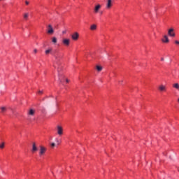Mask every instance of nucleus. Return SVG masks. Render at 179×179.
<instances>
[{
  "label": "nucleus",
  "mask_w": 179,
  "mask_h": 179,
  "mask_svg": "<svg viewBox=\"0 0 179 179\" xmlns=\"http://www.w3.org/2000/svg\"><path fill=\"white\" fill-rule=\"evenodd\" d=\"M47 152V148L43 145L39 147V156H43Z\"/></svg>",
  "instance_id": "nucleus-1"
},
{
  "label": "nucleus",
  "mask_w": 179,
  "mask_h": 179,
  "mask_svg": "<svg viewBox=\"0 0 179 179\" xmlns=\"http://www.w3.org/2000/svg\"><path fill=\"white\" fill-rule=\"evenodd\" d=\"M168 35L170 37H176V33L174 32V29L173 28L169 29L168 31Z\"/></svg>",
  "instance_id": "nucleus-2"
},
{
  "label": "nucleus",
  "mask_w": 179,
  "mask_h": 179,
  "mask_svg": "<svg viewBox=\"0 0 179 179\" xmlns=\"http://www.w3.org/2000/svg\"><path fill=\"white\" fill-rule=\"evenodd\" d=\"M48 34H54V29H52V24L48 26Z\"/></svg>",
  "instance_id": "nucleus-3"
},
{
  "label": "nucleus",
  "mask_w": 179,
  "mask_h": 179,
  "mask_svg": "<svg viewBox=\"0 0 179 179\" xmlns=\"http://www.w3.org/2000/svg\"><path fill=\"white\" fill-rule=\"evenodd\" d=\"M64 134V129H62V127L57 126V134L61 136Z\"/></svg>",
  "instance_id": "nucleus-4"
},
{
  "label": "nucleus",
  "mask_w": 179,
  "mask_h": 179,
  "mask_svg": "<svg viewBox=\"0 0 179 179\" xmlns=\"http://www.w3.org/2000/svg\"><path fill=\"white\" fill-rule=\"evenodd\" d=\"M72 40H74V41H76L79 38V34L78 32H75L71 35Z\"/></svg>",
  "instance_id": "nucleus-5"
},
{
  "label": "nucleus",
  "mask_w": 179,
  "mask_h": 179,
  "mask_svg": "<svg viewBox=\"0 0 179 179\" xmlns=\"http://www.w3.org/2000/svg\"><path fill=\"white\" fill-rule=\"evenodd\" d=\"M100 9H101V5L97 4L96 6H95L94 8V13H99V10H100Z\"/></svg>",
  "instance_id": "nucleus-6"
},
{
  "label": "nucleus",
  "mask_w": 179,
  "mask_h": 179,
  "mask_svg": "<svg viewBox=\"0 0 179 179\" xmlns=\"http://www.w3.org/2000/svg\"><path fill=\"white\" fill-rule=\"evenodd\" d=\"M37 150H38L37 145H36L35 143H32V149H31L32 153H36V152H37Z\"/></svg>",
  "instance_id": "nucleus-7"
},
{
  "label": "nucleus",
  "mask_w": 179,
  "mask_h": 179,
  "mask_svg": "<svg viewBox=\"0 0 179 179\" xmlns=\"http://www.w3.org/2000/svg\"><path fill=\"white\" fill-rule=\"evenodd\" d=\"M158 90H159V92H166V85L162 84L158 87Z\"/></svg>",
  "instance_id": "nucleus-8"
},
{
  "label": "nucleus",
  "mask_w": 179,
  "mask_h": 179,
  "mask_svg": "<svg viewBox=\"0 0 179 179\" xmlns=\"http://www.w3.org/2000/svg\"><path fill=\"white\" fill-rule=\"evenodd\" d=\"M62 43H63V44H64V45L68 46L70 44L71 41L69 39L64 38V39H63Z\"/></svg>",
  "instance_id": "nucleus-9"
},
{
  "label": "nucleus",
  "mask_w": 179,
  "mask_h": 179,
  "mask_svg": "<svg viewBox=\"0 0 179 179\" xmlns=\"http://www.w3.org/2000/svg\"><path fill=\"white\" fill-rule=\"evenodd\" d=\"M58 76H59V83H62V82L64 80V75H62V73L59 72Z\"/></svg>",
  "instance_id": "nucleus-10"
},
{
  "label": "nucleus",
  "mask_w": 179,
  "mask_h": 179,
  "mask_svg": "<svg viewBox=\"0 0 179 179\" xmlns=\"http://www.w3.org/2000/svg\"><path fill=\"white\" fill-rule=\"evenodd\" d=\"M162 41L163 43H169L170 40H169V37L167 36V35H164V38L162 39Z\"/></svg>",
  "instance_id": "nucleus-11"
},
{
  "label": "nucleus",
  "mask_w": 179,
  "mask_h": 179,
  "mask_svg": "<svg viewBox=\"0 0 179 179\" xmlns=\"http://www.w3.org/2000/svg\"><path fill=\"white\" fill-rule=\"evenodd\" d=\"M113 6L112 0H108L106 8L107 9H110Z\"/></svg>",
  "instance_id": "nucleus-12"
},
{
  "label": "nucleus",
  "mask_w": 179,
  "mask_h": 179,
  "mask_svg": "<svg viewBox=\"0 0 179 179\" xmlns=\"http://www.w3.org/2000/svg\"><path fill=\"white\" fill-rule=\"evenodd\" d=\"M97 29V25L96 24H93L90 26V30L92 31Z\"/></svg>",
  "instance_id": "nucleus-13"
},
{
  "label": "nucleus",
  "mask_w": 179,
  "mask_h": 179,
  "mask_svg": "<svg viewBox=\"0 0 179 179\" xmlns=\"http://www.w3.org/2000/svg\"><path fill=\"white\" fill-rule=\"evenodd\" d=\"M172 86L174 89H176V90H178L179 92V84L178 83H173Z\"/></svg>",
  "instance_id": "nucleus-14"
},
{
  "label": "nucleus",
  "mask_w": 179,
  "mask_h": 179,
  "mask_svg": "<svg viewBox=\"0 0 179 179\" xmlns=\"http://www.w3.org/2000/svg\"><path fill=\"white\" fill-rule=\"evenodd\" d=\"M36 113V110H34V109H30L28 114L29 115H34Z\"/></svg>",
  "instance_id": "nucleus-15"
},
{
  "label": "nucleus",
  "mask_w": 179,
  "mask_h": 179,
  "mask_svg": "<svg viewBox=\"0 0 179 179\" xmlns=\"http://www.w3.org/2000/svg\"><path fill=\"white\" fill-rule=\"evenodd\" d=\"M96 70L98 71V72H101V71H103V67H101V66H96Z\"/></svg>",
  "instance_id": "nucleus-16"
},
{
  "label": "nucleus",
  "mask_w": 179,
  "mask_h": 179,
  "mask_svg": "<svg viewBox=\"0 0 179 179\" xmlns=\"http://www.w3.org/2000/svg\"><path fill=\"white\" fill-rule=\"evenodd\" d=\"M0 110H1V113H5V111H6V107L2 106L0 108Z\"/></svg>",
  "instance_id": "nucleus-17"
},
{
  "label": "nucleus",
  "mask_w": 179,
  "mask_h": 179,
  "mask_svg": "<svg viewBox=\"0 0 179 179\" xmlns=\"http://www.w3.org/2000/svg\"><path fill=\"white\" fill-rule=\"evenodd\" d=\"M51 51H52V49L50 48L48 50H46L45 53L46 54V55H48V54H50V52H51Z\"/></svg>",
  "instance_id": "nucleus-18"
},
{
  "label": "nucleus",
  "mask_w": 179,
  "mask_h": 179,
  "mask_svg": "<svg viewBox=\"0 0 179 179\" xmlns=\"http://www.w3.org/2000/svg\"><path fill=\"white\" fill-rule=\"evenodd\" d=\"M57 38L55 37H53L52 38V42L54 43V44H57Z\"/></svg>",
  "instance_id": "nucleus-19"
},
{
  "label": "nucleus",
  "mask_w": 179,
  "mask_h": 179,
  "mask_svg": "<svg viewBox=\"0 0 179 179\" xmlns=\"http://www.w3.org/2000/svg\"><path fill=\"white\" fill-rule=\"evenodd\" d=\"M5 148V143H2L1 145H0V149H3Z\"/></svg>",
  "instance_id": "nucleus-20"
},
{
  "label": "nucleus",
  "mask_w": 179,
  "mask_h": 179,
  "mask_svg": "<svg viewBox=\"0 0 179 179\" xmlns=\"http://www.w3.org/2000/svg\"><path fill=\"white\" fill-rule=\"evenodd\" d=\"M24 19H27L29 17V13H25L24 15Z\"/></svg>",
  "instance_id": "nucleus-21"
},
{
  "label": "nucleus",
  "mask_w": 179,
  "mask_h": 179,
  "mask_svg": "<svg viewBox=\"0 0 179 179\" xmlns=\"http://www.w3.org/2000/svg\"><path fill=\"white\" fill-rule=\"evenodd\" d=\"M51 146H52V148L55 147V143H51Z\"/></svg>",
  "instance_id": "nucleus-22"
},
{
  "label": "nucleus",
  "mask_w": 179,
  "mask_h": 179,
  "mask_svg": "<svg viewBox=\"0 0 179 179\" xmlns=\"http://www.w3.org/2000/svg\"><path fill=\"white\" fill-rule=\"evenodd\" d=\"M38 94H43V91L39 90V91L38 92Z\"/></svg>",
  "instance_id": "nucleus-23"
},
{
  "label": "nucleus",
  "mask_w": 179,
  "mask_h": 179,
  "mask_svg": "<svg viewBox=\"0 0 179 179\" xmlns=\"http://www.w3.org/2000/svg\"><path fill=\"white\" fill-rule=\"evenodd\" d=\"M34 52L35 54H37V49H34Z\"/></svg>",
  "instance_id": "nucleus-24"
},
{
  "label": "nucleus",
  "mask_w": 179,
  "mask_h": 179,
  "mask_svg": "<svg viewBox=\"0 0 179 179\" xmlns=\"http://www.w3.org/2000/svg\"><path fill=\"white\" fill-rule=\"evenodd\" d=\"M66 83H69V80L68 78H66Z\"/></svg>",
  "instance_id": "nucleus-25"
},
{
  "label": "nucleus",
  "mask_w": 179,
  "mask_h": 179,
  "mask_svg": "<svg viewBox=\"0 0 179 179\" xmlns=\"http://www.w3.org/2000/svg\"><path fill=\"white\" fill-rule=\"evenodd\" d=\"M56 142H57L58 145H59V141H58V138H56Z\"/></svg>",
  "instance_id": "nucleus-26"
},
{
  "label": "nucleus",
  "mask_w": 179,
  "mask_h": 179,
  "mask_svg": "<svg viewBox=\"0 0 179 179\" xmlns=\"http://www.w3.org/2000/svg\"><path fill=\"white\" fill-rule=\"evenodd\" d=\"M25 3H26V5H29V1H26Z\"/></svg>",
  "instance_id": "nucleus-27"
},
{
  "label": "nucleus",
  "mask_w": 179,
  "mask_h": 179,
  "mask_svg": "<svg viewBox=\"0 0 179 179\" xmlns=\"http://www.w3.org/2000/svg\"><path fill=\"white\" fill-rule=\"evenodd\" d=\"M62 34H66V31H62Z\"/></svg>",
  "instance_id": "nucleus-28"
},
{
  "label": "nucleus",
  "mask_w": 179,
  "mask_h": 179,
  "mask_svg": "<svg viewBox=\"0 0 179 179\" xmlns=\"http://www.w3.org/2000/svg\"><path fill=\"white\" fill-rule=\"evenodd\" d=\"M161 61H164V58H161Z\"/></svg>",
  "instance_id": "nucleus-29"
},
{
  "label": "nucleus",
  "mask_w": 179,
  "mask_h": 179,
  "mask_svg": "<svg viewBox=\"0 0 179 179\" xmlns=\"http://www.w3.org/2000/svg\"><path fill=\"white\" fill-rule=\"evenodd\" d=\"M58 72H59V68L57 69Z\"/></svg>",
  "instance_id": "nucleus-30"
},
{
  "label": "nucleus",
  "mask_w": 179,
  "mask_h": 179,
  "mask_svg": "<svg viewBox=\"0 0 179 179\" xmlns=\"http://www.w3.org/2000/svg\"><path fill=\"white\" fill-rule=\"evenodd\" d=\"M42 100H43V101H44V100H45V98H43Z\"/></svg>",
  "instance_id": "nucleus-31"
},
{
  "label": "nucleus",
  "mask_w": 179,
  "mask_h": 179,
  "mask_svg": "<svg viewBox=\"0 0 179 179\" xmlns=\"http://www.w3.org/2000/svg\"><path fill=\"white\" fill-rule=\"evenodd\" d=\"M55 68H57V66H55Z\"/></svg>",
  "instance_id": "nucleus-32"
},
{
  "label": "nucleus",
  "mask_w": 179,
  "mask_h": 179,
  "mask_svg": "<svg viewBox=\"0 0 179 179\" xmlns=\"http://www.w3.org/2000/svg\"><path fill=\"white\" fill-rule=\"evenodd\" d=\"M178 101L179 102V99H178Z\"/></svg>",
  "instance_id": "nucleus-33"
}]
</instances>
